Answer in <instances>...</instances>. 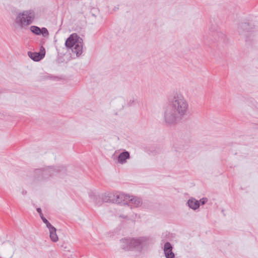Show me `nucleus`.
Returning <instances> with one entry per match:
<instances>
[{
  "label": "nucleus",
  "mask_w": 258,
  "mask_h": 258,
  "mask_svg": "<svg viewBox=\"0 0 258 258\" xmlns=\"http://www.w3.org/2000/svg\"><path fill=\"white\" fill-rule=\"evenodd\" d=\"M208 200L207 198H204L200 200V202L202 204V205H204L206 203H207Z\"/></svg>",
  "instance_id": "obj_14"
},
{
  "label": "nucleus",
  "mask_w": 258,
  "mask_h": 258,
  "mask_svg": "<svg viewBox=\"0 0 258 258\" xmlns=\"http://www.w3.org/2000/svg\"><path fill=\"white\" fill-rule=\"evenodd\" d=\"M49 232V237L51 240L53 242H56L58 240V237L57 235L56 234V228L51 226L48 228Z\"/></svg>",
  "instance_id": "obj_8"
},
{
  "label": "nucleus",
  "mask_w": 258,
  "mask_h": 258,
  "mask_svg": "<svg viewBox=\"0 0 258 258\" xmlns=\"http://www.w3.org/2000/svg\"><path fill=\"white\" fill-rule=\"evenodd\" d=\"M82 41L76 33H73L67 39L65 45L67 48H72V51L79 56L82 52Z\"/></svg>",
  "instance_id": "obj_2"
},
{
  "label": "nucleus",
  "mask_w": 258,
  "mask_h": 258,
  "mask_svg": "<svg viewBox=\"0 0 258 258\" xmlns=\"http://www.w3.org/2000/svg\"><path fill=\"white\" fill-rule=\"evenodd\" d=\"M41 219L42 220L43 222L46 224V226L48 228L52 226L45 218L42 217Z\"/></svg>",
  "instance_id": "obj_13"
},
{
  "label": "nucleus",
  "mask_w": 258,
  "mask_h": 258,
  "mask_svg": "<svg viewBox=\"0 0 258 258\" xmlns=\"http://www.w3.org/2000/svg\"><path fill=\"white\" fill-rule=\"evenodd\" d=\"M187 204L188 206L194 210L198 209L200 206L199 201L194 198L189 199Z\"/></svg>",
  "instance_id": "obj_12"
},
{
  "label": "nucleus",
  "mask_w": 258,
  "mask_h": 258,
  "mask_svg": "<svg viewBox=\"0 0 258 258\" xmlns=\"http://www.w3.org/2000/svg\"><path fill=\"white\" fill-rule=\"evenodd\" d=\"M131 198V196L119 192H115L105 195L102 198V200L105 202H112L113 203L120 204L123 203L127 204V199Z\"/></svg>",
  "instance_id": "obj_4"
},
{
  "label": "nucleus",
  "mask_w": 258,
  "mask_h": 258,
  "mask_svg": "<svg viewBox=\"0 0 258 258\" xmlns=\"http://www.w3.org/2000/svg\"><path fill=\"white\" fill-rule=\"evenodd\" d=\"M23 195H26L27 194V191L25 190H24L22 192Z\"/></svg>",
  "instance_id": "obj_17"
},
{
  "label": "nucleus",
  "mask_w": 258,
  "mask_h": 258,
  "mask_svg": "<svg viewBox=\"0 0 258 258\" xmlns=\"http://www.w3.org/2000/svg\"><path fill=\"white\" fill-rule=\"evenodd\" d=\"M128 203L131 205H134L135 207H138L141 205L142 201L139 198L131 196V198L127 199Z\"/></svg>",
  "instance_id": "obj_10"
},
{
  "label": "nucleus",
  "mask_w": 258,
  "mask_h": 258,
  "mask_svg": "<svg viewBox=\"0 0 258 258\" xmlns=\"http://www.w3.org/2000/svg\"><path fill=\"white\" fill-rule=\"evenodd\" d=\"M35 18V13L32 10L24 11L20 13L16 18L15 22L20 27L24 28L30 25Z\"/></svg>",
  "instance_id": "obj_3"
},
{
  "label": "nucleus",
  "mask_w": 258,
  "mask_h": 258,
  "mask_svg": "<svg viewBox=\"0 0 258 258\" xmlns=\"http://www.w3.org/2000/svg\"><path fill=\"white\" fill-rule=\"evenodd\" d=\"M29 56L35 61H39L44 56V54H42L39 52H28Z\"/></svg>",
  "instance_id": "obj_11"
},
{
  "label": "nucleus",
  "mask_w": 258,
  "mask_h": 258,
  "mask_svg": "<svg viewBox=\"0 0 258 258\" xmlns=\"http://www.w3.org/2000/svg\"><path fill=\"white\" fill-rule=\"evenodd\" d=\"M37 211L39 213V214H40L42 212L41 209L40 208H37Z\"/></svg>",
  "instance_id": "obj_15"
},
{
  "label": "nucleus",
  "mask_w": 258,
  "mask_h": 258,
  "mask_svg": "<svg viewBox=\"0 0 258 258\" xmlns=\"http://www.w3.org/2000/svg\"><path fill=\"white\" fill-rule=\"evenodd\" d=\"M146 240V238L142 237L140 239L127 238L122 239V241L128 244V248L136 247L141 245Z\"/></svg>",
  "instance_id": "obj_5"
},
{
  "label": "nucleus",
  "mask_w": 258,
  "mask_h": 258,
  "mask_svg": "<svg viewBox=\"0 0 258 258\" xmlns=\"http://www.w3.org/2000/svg\"><path fill=\"white\" fill-rule=\"evenodd\" d=\"M164 251L167 258H173L174 254L172 252V247L169 242H166L164 246Z\"/></svg>",
  "instance_id": "obj_7"
},
{
  "label": "nucleus",
  "mask_w": 258,
  "mask_h": 258,
  "mask_svg": "<svg viewBox=\"0 0 258 258\" xmlns=\"http://www.w3.org/2000/svg\"><path fill=\"white\" fill-rule=\"evenodd\" d=\"M187 101L181 94H175L170 101V107L165 112V120L168 124L179 121L187 113Z\"/></svg>",
  "instance_id": "obj_1"
},
{
  "label": "nucleus",
  "mask_w": 258,
  "mask_h": 258,
  "mask_svg": "<svg viewBox=\"0 0 258 258\" xmlns=\"http://www.w3.org/2000/svg\"><path fill=\"white\" fill-rule=\"evenodd\" d=\"M39 215H40L41 218H42V217H44L42 212L39 214Z\"/></svg>",
  "instance_id": "obj_16"
},
{
  "label": "nucleus",
  "mask_w": 258,
  "mask_h": 258,
  "mask_svg": "<svg viewBox=\"0 0 258 258\" xmlns=\"http://www.w3.org/2000/svg\"><path fill=\"white\" fill-rule=\"evenodd\" d=\"M130 158V153L127 152H123L120 153L118 157V162L120 164H123L126 162V160Z\"/></svg>",
  "instance_id": "obj_9"
},
{
  "label": "nucleus",
  "mask_w": 258,
  "mask_h": 258,
  "mask_svg": "<svg viewBox=\"0 0 258 258\" xmlns=\"http://www.w3.org/2000/svg\"><path fill=\"white\" fill-rule=\"evenodd\" d=\"M31 31L35 35H39L42 34L44 37L49 36V32L46 28H42L40 29L39 27L36 26H32L30 27Z\"/></svg>",
  "instance_id": "obj_6"
}]
</instances>
